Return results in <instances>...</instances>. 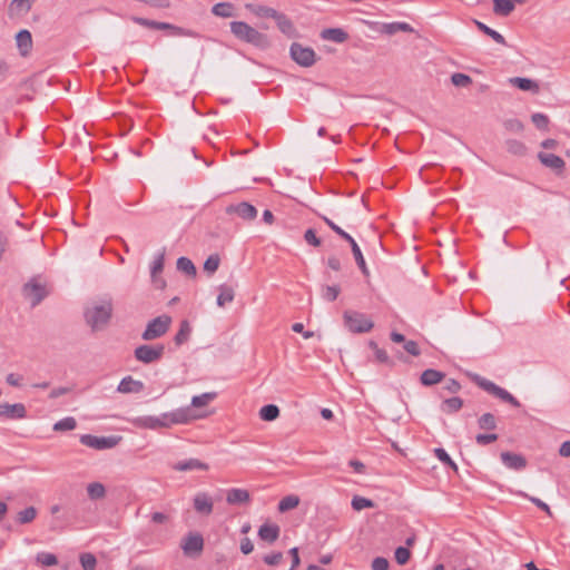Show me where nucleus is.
<instances>
[{
  "label": "nucleus",
  "mask_w": 570,
  "mask_h": 570,
  "mask_svg": "<svg viewBox=\"0 0 570 570\" xmlns=\"http://www.w3.org/2000/svg\"><path fill=\"white\" fill-rule=\"evenodd\" d=\"M206 413L191 411L189 407H178L165 412L158 416L142 415L130 419V423L138 429L159 430L169 429L177 424H187L196 420L205 419Z\"/></svg>",
  "instance_id": "1"
},
{
  "label": "nucleus",
  "mask_w": 570,
  "mask_h": 570,
  "mask_svg": "<svg viewBox=\"0 0 570 570\" xmlns=\"http://www.w3.org/2000/svg\"><path fill=\"white\" fill-rule=\"evenodd\" d=\"M112 311V299L102 298L92 303L85 309V321L94 332L101 331L109 324Z\"/></svg>",
  "instance_id": "2"
},
{
  "label": "nucleus",
  "mask_w": 570,
  "mask_h": 570,
  "mask_svg": "<svg viewBox=\"0 0 570 570\" xmlns=\"http://www.w3.org/2000/svg\"><path fill=\"white\" fill-rule=\"evenodd\" d=\"M230 32L240 41L250 43L257 48L268 45L267 37L244 21H232Z\"/></svg>",
  "instance_id": "3"
},
{
  "label": "nucleus",
  "mask_w": 570,
  "mask_h": 570,
  "mask_svg": "<svg viewBox=\"0 0 570 570\" xmlns=\"http://www.w3.org/2000/svg\"><path fill=\"white\" fill-rule=\"evenodd\" d=\"M343 318L345 326L352 333H367L374 326L371 318L356 311H345Z\"/></svg>",
  "instance_id": "4"
},
{
  "label": "nucleus",
  "mask_w": 570,
  "mask_h": 570,
  "mask_svg": "<svg viewBox=\"0 0 570 570\" xmlns=\"http://www.w3.org/2000/svg\"><path fill=\"white\" fill-rule=\"evenodd\" d=\"M170 323L171 317L168 315H160L151 320L141 334L142 340L153 341L163 336L168 331Z\"/></svg>",
  "instance_id": "5"
},
{
  "label": "nucleus",
  "mask_w": 570,
  "mask_h": 570,
  "mask_svg": "<svg viewBox=\"0 0 570 570\" xmlns=\"http://www.w3.org/2000/svg\"><path fill=\"white\" fill-rule=\"evenodd\" d=\"M292 59L302 67H311L315 63V51L309 47H303L294 42L289 49Z\"/></svg>",
  "instance_id": "6"
},
{
  "label": "nucleus",
  "mask_w": 570,
  "mask_h": 570,
  "mask_svg": "<svg viewBox=\"0 0 570 570\" xmlns=\"http://www.w3.org/2000/svg\"><path fill=\"white\" fill-rule=\"evenodd\" d=\"M120 438L118 436H96L91 434H83L80 436L81 444L96 449V450H106L115 448Z\"/></svg>",
  "instance_id": "7"
},
{
  "label": "nucleus",
  "mask_w": 570,
  "mask_h": 570,
  "mask_svg": "<svg viewBox=\"0 0 570 570\" xmlns=\"http://www.w3.org/2000/svg\"><path fill=\"white\" fill-rule=\"evenodd\" d=\"M164 345H140L135 350V357L145 364L158 361L164 354Z\"/></svg>",
  "instance_id": "8"
},
{
  "label": "nucleus",
  "mask_w": 570,
  "mask_h": 570,
  "mask_svg": "<svg viewBox=\"0 0 570 570\" xmlns=\"http://www.w3.org/2000/svg\"><path fill=\"white\" fill-rule=\"evenodd\" d=\"M22 292L24 298L30 302L31 306L38 305L48 294L45 285L37 282L36 279L28 282L23 286Z\"/></svg>",
  "instance_id": "9"
},
{
  "label": "nucleus",
  "mask_w": 570,
  "mask_h": 570,
  "mask_svg": "<svg viewBox=\"0 0 570 570\" xmlns=\"http://www.w3.org/2000/svg\"><path fill=\"white\" fill-rule=\"evenodd\" d=\"M537 157L542 166L551 169L557 175H561L566 168V161L552 153L541 150Z\"/></svg>",
  "instance_id": "10"
},
{
  "label": "nucleus",
  "mask_w": 570,
  "mask_h": 570,
  "mask_svg": "<svg viewBox=\"0 0 570 570\" xmlns=\"http://www.w3.org/2000/svg\"><path fill=\"white\" fill-rule=\"evenodd\" d=\"M193 503L195 511L202 515H209L214 510V500L207 492H197Z\"/></svg>",
  "instance_id": "11"
},
{
  "label": "nucleus",
  "mask_w": 570,
  "mask_h": 570,
  "mask_svg": "<svg viewBox=\"0 0 570 570\" xmlns=\"http://www.w3.org/2000/svg\"><path fill=\"white\" fill-rule=\"evenodd\" d=\"M27 416L26 406L22 403H1L0 404V417L9 420H21Z\"/></svg>",
  "instance_id": "12"
},
{
  "label": "nucleus",
  "mask_w": 570,
  "mask_h": 570,
  "mask_svg": "<svg viewBox=\"0 0 570 570\" xmlns=\"http://www.w3.org/2000/svg\"><path fill=\"white\" fill-rule=\"evenodd\" d=\"M228 214H236L244 220H253L257 216V209L249 203L243 202L227 207Z\"/></svg>",
  "instance_id": "13"
},
{
  "label": "nucleus",
  "mask_w": 570,
  "mask_h": 570,
  "mask_svg": "<svg viewBox=\"0 0 570 570\" xmlns=\"http://www.w3.org/2000/svg\"><path fill=\"white\" fill-rule=\"evenodd\" d=\"M216 397H217L216 392H206L200 395H195L191 397L190 405L188 407L191 411H196L198 413H206L207 415L205 417H207L210 414V412H207L203 409L206 407Z\"/></svg>",
  "instance_id": "14"
},
{
  "label": "nucleus",
  "mask_w": 570,
  "mask_h": 570,
  "mask_svg": "<svg viewBox=\"0 0 570 570\" xmlns=\"http://www.w3.org/2000/svg\"><path fill=\"white\" fill-rule=\"evenodd\" d=\"M173 469L179 472H188L195 470L207 471L209 469V465L196 458H190L176 462L173 465Z\"/></svg>",
  "instance_id": "15"
},
{
  "label": "nucleus",
  "mask_w": 570,
  "mask_h": 570,
  "mask_svg": "<svg viewBox=\"0 0 570 570\" xmlns=\"http://www.w3.org/2000/svg\"><path fill=\"white\" fill-rule=\"evenodd\" d=\"M204 547V540L200 534H188L181 543V549L185 554H191L194 552H200Z\"/></svg>",
  "instance_id": "16"
},
{
  "label": "nucleus",
  "mask_w": 570,
  "mask_h": 570,
  "mask_svg": "<svg viewBox=\"0 0 570 570\" xmlns=\"http://www.w3.org/2000/svg\"><path fill=\"white\" fill-rule=\"evenodd\" d=\"M144 383L128 375L118 384L117 391L122 394L140 393L144 391Z\"/></svg>",
  "instance_id": "17"
},
{
  "label": "nucleus",
  "mask_w": 570,
  "mask_h": 570,
  "mask_svg": "<svg viewBox=\"0 0 570 570\" xmlns=\"http://www.w3.org/2000/svg\"><path fill=\"white\" fill-rule=\"evenodd\" d=\"M501 461L507 468L515 471L523 470L527 466L525 458L512 452L501 453Z\"/></svg>",
  "instance_id": "18"
},
{
  "label": "nucleus",
  "mask_w": 570,
  "mask_h": 570,
  "mask_svg": "<svg viewBox=\"0 0 570 570\" xmlns=\"http://www.w3.org/2000/svg\"><path fill=\"white\" fill-rule=\"evenodd\" d=\"M508 82L522 91H530L532 94H538L540 91L539 83L530 78L513 77L509 78Z\"/></svg>",
  "instance_id": "19"
},
{
  "label": "nucleus",
  "mask_w": 570,
  "mask_h": 570,
  "mask_svg": "<svg viewBox=\"0 0 570 570\" xmlns=\"http://www.w3.org/2000/svg\"><path fill=\"white\" fill-rule=\"evenodd\" d=\"M16 42L21 56L29 55L32 48V37L28 30H20L16 36Z\"/></svg>",
  "instance_id": "20"
},
{
  "label": "nucleus",
  "mask_w": 570,
  "mask_h": 570,
  "mask_svg": "<svg viewBox=\"0 0 570 570\" xmlns=\"http://www.w3.org/2000/svg\"><path fill=\"white\" fill-rule=\"evenodd\" d=\"M250 500L249 492L245 489L234 488L228 490L226 501L228 504H245Z\"/></svg>",
  "instance_id": "21"
},
{
  "label": "nucleus",
  "mask_w": 570,
  "mask_h": 570,
  "mask_svg": "<svg viewBox=\"0 0 570 570\" xmlns=\"http://www.w3.org/2000/svg\"><path fill=\"white\" fill-rule=\"evenodd\" d=\"M279 535V528L276 524L265 523L258 530V537L269 543L276 541Z\"/></svg>",
  "instance_id": "22"
},
{
  "label": "nucleus",
  "mask_w": 570,
  "mask_h": 570,
  "mask_svg": "<svg viewBox=\"0 0 570 570\" xmlns=\"http://www.w3.org/2000/svg\"><path fill=\"white\" fill-rule=\"evenodd\" d=\"M212 13L220 18H230L236 14L235 7L230 2H219L214 4L212 8Z\"/></svg>",
  "instance_id": "23"
},
{
  "label": "nucleus",
  "mask_w": 570,
  "mask_h": 570,
  "mask_svg": "<svg viewBox=\"0 0 570 570\" xmlns=\"http://www.w3.org/2000/svg\"><path fill=\"white\" fill-rule=\"evenodd\" d=\"M444 377V374L440 371L428 368L421 374V383L426 386H431L440 383Z\"/></svg>",
  "instance_id": "24"
},
{
  "label": "nucleus",
  "mask_w": 570,
  "mask_h": 570,
  "mask_svg": "<svg viewBox=\"0 0 570 570\" xmlns=\"http://www.w3.org/2000/svg\"><path fill=\"white\" fill-rule=\"evenodd\" d=\"M347 242L351 245L352 253H353V256L355 258L357 266L360 267V269L362 271V273L364 275H368V269H367V266H366V263H365V259L363 257L360 246L357 245V243L355 242V239L353 237H351V239H347Z\"/></svg>",
  "instance_id": "25"
},
{
  "label": "nucleus",
  "mask_w": 570,
  "mask_h": 570,
  "mask_svg": "<svg viewBox=\"0 0 570 570\" xmlns=\"http://www.w3.org/2000/svg\"><path fill=\"white\" fill-rule=\"evenodd\" d=\"M347 33L341 28H330L322 31V38L337 43L344 42L347 39Z\"/></svg>",
  "instance_id": "26"
},
{
  "label": "nucleus",
  "mask_w": 570,
  "mask_h": 570,
  "mask_svg": "<svg viewBox=\"0 0 570 570\" xmlns=\"http://www.w3.org/2000/svg\"><path fill=\"white\" fill-rule=\"evenodd\" d=\"M163 268H164V256L160 255L154 261L153 266H151V279L157 288H163L165 286V281L157 276V274L160 273L163 271Z\"/></svg>",
  "instance_id": "27"
},
{
  "label": "nucleus",
  "mask_w": 570,
  "mask_h": 570,
  "mask_svg": "<svg viewBox=\"0 0 570 570\" xmlns=\"http://www.w3.org/2000/svg\"><path fill=\"white\" fill-rule=\"evenodd\" d=\"M413 32L414 29L406 22H390L382 26V32L386 35H394L396 32Z\"/></svg>",
  "instance_id": "28"
},
{
  "label": "nucleus",
  "mask_w": 570,
  "mask_h": 570,
  "mask_svg": "<svg viewBox=\"0 0 570 570\" xmlns=\"http://www.w3.org/2000/svg\"><path fill=\"white\" fill-rule=\"evenodd\" d=\"M246 8L257 17L275 19L278 14L277 10L266 6L246 4Z\"/></svg>",
  "instance_id": "29"
},
{
  "label": "nucleus",
  "mask_w": 570,
  "mask_h": 570,
  "mask_svg": "<svg viewBox=\"0 0 570 570\" xmlns=\"http://www.w3.org/2000/svg\"><path fill=\"white\" fill-rule=\"evenodd\" d=\"M234 289L227 285L219 286V294L217 296V305L219 307H224L227 303L233 302L234 299Z\"/></svg>",
  "instance_id": "30"
},
{
  "label": "nucleus",
  "mask_w": 570,
  "mask_h": 570,
  "mask_svg": "<svg viewBox=\"0 0 570 570\" xmlns=\"http://www.w3.org/2000/svg\"><path fill=\"white\" fill-rule=\"evenodd\" d=\"M299 498L295 494L286 495L278 502V511L284 513L295 509L299 504Z\"/></svg>",
  "instance_id": "31"
},
{
  "label": "nucleus",
  "mask_w": 570,
  "mask_h": 570,
  "mask_svg": "<svg viewBox=\"0 0 570 570\" xmlns=\"http://www.w3.org/2000/svg\"><path fill=\"white\" fill-rule=\"evenodd\" d=\"M278 415H279V409L277 405H274V404L264 405L259 410V417L263 421H267V422L274 421L278 417Z\"/></svg>",
  "instance_id": "32"
},
{
  "label": "nucleus",
  "mask_w": 570,
  "mask_h": 570,
  "mask_svg": "<svg viewBox=\"0 0 570 570\" xmlns=\"http://www.w3.org/2000/svg\"><path fill=\"white\" fill-rule=\"evenodd\" d=\"M87 493L88 497L91 500H99L102 499L106 495V489L105 485L100 482H92L89 483L87 487Z\"/></svg>",
  "instance_id": "33"
},
{
  "label": "nucleus",
  "mask_w": 570,
  "mask_h": 570,
  "mask_svg": "<svg viewBox=\"0 0 570 570\" xmlns=\"http://www.w3.org/2000/svg\"><path fill=\"white\" fill-rule=\"evenodd\" d=\"M77 426V422L75 417L67 416L53 424V431L56 432H65V431H72Z\"/></svg>",
  "instance_id": "34"
},
{
  "label": "nucleus",
  "mask_w": 570,
  "mask_h": 570,
  "mask_svg": "<svg viewBox=\"0 0 570 570\" xmlns=\"http://www.w3.org/2000/svg\"><path fill=\"white\" fill-rule=\"evenodd\" d=\"M153 29H158V30L171 29V30H174L175 35L187 36V37H195L196 36L190 30L178 28V27H175V26H173L170 23H167V22H157L156 21L155 24H153Z\"/></svg>",
  "instance_id": "35"
},
{
  "label": "nucleus",
  "mask_w": 570,
  "mask_h": 570,
  "mask_svg": "<svg viewBox=\"0 0 570 570\" xmlns=\"http://www.w3.org/2000/svg\"><path fill=\"white\" fill-rule=\"evenodd\" d=\"M177 269L188 276L196 275V267L194 263L187 257H179L177 259Z\"/></svg>",
  "instance_id": "36"
},
{
  "label": "nucleus",
  "mask_w": 570,
  "mask_h": 570,
  "mask_svg": "<svg viewBox=\"0 0 570 570\" xmlns=\"http://www.w3.org/2000/svg\"><path fill=\"white\" fill-rule=\"evenodd\" d=\"M463 405V401L460 397H450L443 401L441 409L445 413L458 412Z\"/></svg>",
  "instance_id": "37"
},
{
  "label": "nucleus",
  "mask_w": 570,
  "mask_h": 570,
  "mask_svg": "<svg viewBox=\"0 0 570 570\" xmlns=\"http://www.w3.org/2000/svg\"><path fill=\"white\" fill-rule=\"evenodd\" d=\"M507 150L515 156H523L527 154V146L515 139H510L505 141Z\"/></svg>",
  "instance_id": "38"
},
{
  "label": "nucleus",
  "mask_w": 570,
  "mask_h": 570,
  "mask_svg": "<svg viewBox=\"0 0 570 570\" xmlns=\"http://www.w3.org/2000/svg\"><path fill=\"white\" fill-rule=\"evenodd\" d=\"M531 121L539 130H549L550 119L547 115L542 112H534L531 116Z\"/></svg>",
  "instance_id": "39"
},
{
  "label": "nucleus",
  "mask_w": 570,
  "mask_h": 570,
  "mask_svg": "<svg viewBox=\"0 0 570 570\" xmlns=\"http://www.w3.org/2000/svg\"><path fill=\"white\" fill-rule=\"evenodd\" d=\"M274 20L283 33L291 35L294 31L293 23L284 13L278 12Z\"/></svg>",
  "instance_id": "40"
},
{
  "label": "nucleus",
  "mask_w": 570,
  "mask_h": 570,
  "mask_svg": "<svg viewBox=\"0 0 570 570\" xmlns=\"http://www.w3.org/2000/svg\"><path fill=\"white\" fill-rule=\"evenodd\" d=\"M528 0H501V16H509L517 6H522Z\"/></svg>",
  "instance_id": "41"
},
{
  "label": "nucleus",
  "mask_w": 570,
  "mask_h": 570,
  "mask_svg": "<svg viewBox=\"0 0 570 570\" xmlns=\"http://www.w3.org/2000/svg\"><path fill=\"white\" fill-rule=\"evenodd\" d=\"M479 428L483 430H494L497 426V420L493 414L485 413L478 421Z\"/></svg>",
  "instance_id": "42"
},
{
  "label": "nucleus",
  "mask_w": 570,
  "mask_h": 570,
  "mask_svg": "<svg viewBox=\"0 0 570 570\" xmlns=\"http://www.w3.org/2000/svg\"><path fill=\"white\" fill-rule=\"evenodd\" d=\"M352 508L355 510V511H361L363 509H367V508H373L374 507V503L372 500L370 499H366L364 497H358V495H355L353 499H352Z\"/></svg>",
  "instance_id": "43"
},
{
  "label": "nucleus",
  "mask_w": 570,
  "mask_h": 570,
  "mask_svg": "<svg viewBox=\"0 0 570 570\" xmlns=\"http://www.w3.org/2000/svg\"><path fill=\"white\" fill-rule=\"evenodd\" d=\"M36 517L37 510L33 507H29L18 513V521L26 524L33 521Z\"/></svg>",
  "instance_id": "44"
},
{
  "label": "nucleus",
  "mask_w": 570,
  "mask_h": 570,
  "mask_svg": "<svg viewBox=\"0 0 570 570\" xmlns=\"http://www.w3.org/2000/svg\"><path fill=\"white\" fill-rule=\"evenodd\" d=\"M451 81L455 87L465 88L472 83L470 76L461 72H455L451 76Z\"/></svg>",
  "instance_id": "45"
},
{
  "label": "nucleus",
  "mask_w": 570,
  "mask_h": 570,
  "mask_svg": "<svg viewBox=\"0 0 570 570\" xmlns=\"http://www.w3.org/2000/svg\"><path fill=\"white\" fill-rule=\"evenodd\" d=\"M37 562L45 567H51L57 564L58 560L53 553L50 552H40L37 554Z\"/></svg>",
  "instance_id": "46"
},
{
  "label": "nucleus",
  "mask_w": 570,
  "mask_h": 570,
  "mask_svg": "<svg viewBox=\"0 0 570 570\" xmlns=\"http://www.w3.org/2000/svg\"><path fill=\"white\" fill-rule=\"evenodd\" d=\"M340 294V287L336 285H327L322 289V296L324 299L333 302L337 298Z\"/></svg>",
  "instance_id": "47"
},
{
  "label": "nucleus",
  "mask_w": 570,
  "mask_h": 570,
  "mask_svg": "<svg viewBox=\"0 0 570 570\" xmlns=\"http://www.w3.org/2000/svg\"><path fill=\"white\" fill-rule=\"evenodd\" d=\"M434 453H435V456L444 464L451 466L453 470H458V466L456 464L452 461V459L450 458V455L448 454V452L442 449V448H438L434 450Z\"/></svg>",
  "instance_id": "48"
},
{
  "label": "nucleus",
  "mask_w": 570,
  "mask_h": 570,
  "mask_svg": "<svg viewBox=\"0 0 570 570\" xmlns=\"http://www.w3.org/2000/svg\"><path fill=\"white\" fill-rule=\"evenodd\" d=\"M80 563L83 570H95L97 560L96 557L91 553H82L80 556Z\"/></svg>",
  "instance_id": "49"
},
{
  "label": "nucleus",
  "mask_w": 570,
  "mask_h": 570,
  "mask_svg": "<svg viewBox=\"0 0 570 570\" xmlns=\"http://www.w3.org/2000/svg\"><path fill=\"white\" fill-rule=\"evenodd\" d=\"M219 257L218 255H210L204 263V269L209 274L215 273L219 266Z\"/></svg>",
  "instance_id": "50"
},
{
  "label": "nucleus",
  "mask_w": 570,
  "mask_h": 570,
  "mask_svg": "<svg viewBox=\"0 0 570 570\" xmlns=\"http://www.w3.org/2000/svg\"><path fill=\"white\" fill-rule=\"evenodd\" d=\"M322 219L327 224V226L334 230L338 236H341L343 239L347 240L351 239V235L344 232L340 226H337L333 220H331L328 217L321 215Z\"/></svg>",
  "instance_id": "51"
},
{
  "label": "nucleus",
  "mask_w": 570,
  "mask_h": 570,
  "mask_svg": "<svg viewBox=\"0 0 570 570\" xmlns=\"http://www.w3.org/2000/svg\"><path fill=\"white\" fill-rule=\"evenodd\" d=\"M394 556L399 564H405L410 560L411 552L407 548L399 547L396 548Z\"/></svg>",
  "instance_id": "52"
},
{
  "label": "nucleus",
  "mask_w": 570,
  "mask_h": 570,
  "mask_svg": "<svg viewBox=\"0 0 570 570\" xmlns=\"http://www.w3.org/2000/svg\"><path fill=\"white\" fill-rule=\"evenodd\" d=\"M478 29L489 37H491L494 41L499 42V31H495L494 29L489 28L487 24L479 20H473Z\"/></svg>",
  "instance_id": "53"
},
{
  "label": "nucleus",
  "mask_w": 570,
  "mask_h": 570,
  "mask_svg": "<svg viewBox=\"0 0 570 570\" xmlns=\"http://www.w3.org/2000/svg\"><path fill=\"white\" fill-rule=\"evenodd\" d=\"M498 440L495 433H480L475 436V441L479 445H487Z\"/></svg>",
  "instance_id": "54"
},
{
  "label": "nucleus",
  "mask_w": 570,
  "mask_h": 570,
  "mask_svg": "<svg viewBox=\"0 0 570 570\" xmlns=\"http://www.w3.org/2000/svg\"><path fill=\"white\" fill-rule=\"evenodd\" d=\"M31 8V2L29 0H12L11 9L18 12H28Z\"/></svg>",
  "instance_id": "55"
},
{
  "label": "nucleus",
  "mask_w": 570,
  "mask_h": 570,
  "mask_svg": "<svg viewBox=\"0 0 570 570\" xmlns=\"http://www.w3.org/2000/svg\"><path fill=\"white\" fill-rule=\"evenodd\" d=\"M189 332H190V328H189L188 323L187 322H183L179 332L175 336V342L177 344L184 343L187 340V337L189 335Z\"/></svg>",
  "instance_id": "56"
},
{
  "label": "nucleus",
  "mask_w": 570,
  "mask_h": 570,
  "mask_svg": "<svg viewBox=\"0 0 570 570\" xmlns=\"http://www.w3.org/2000/svg\"><path fill=\"white\" fill-rule=\"evenodd\" d=\"M507 130L511 132H521L524 128L523 124L519 119H509L504 122Z\"/></svg>",
  "instance_id": "57"
},
{
  "label": "nucleus",
  "mask_w": 570,
  "mask_h": 570,
  "mask_svg": "<svg viewBox=\"0 0 570 570\" xmlns=\"http://www.w3.org/2000/svg\"><path fill=\"white\" fill-rule=\"evenodd\" d=\"M478 384L483 387L485 391L492 393L495 396H499V386H497L494 383L487 381L484 379L478 377Z\"/></svg>",
  "instance_id": "58"
},
{
  "label": "nucleus",
  "mask_w": 570,
  "mask_h": 570,
  "mask_svg": "<svg viewBox=\"0 0 570 570\" xmlns=\"http://www.w3.org/2000/svg\"><path fill=\"white\" fill-rule=\"evenodd\" d=\"M304 239L307 244L318 247L321 245V239L316 236L314 229L309 228L304 233Z\"/></svg>",
  "instance_id": "59"
},
{
  "label": "nucleus",
  "mask_w": 570,
  "mask_h": 570,
  "mask_svg": "<svg viewBox=\"0 0 570 570\" xmlns=\"http://www.w3.org/2000/svg\"><path fill=\"white\" fill-rule=\"evenodd\" d=\"M389 561L383 557H376L372 561V570H389Z\"/></svg>",
  "instance_id": "60"
},
{
  "label": "nucleus",
  "mask_w": 570,
  "mask_h": 570,
  "mask_svg": "<svg viewBox=\"0 0 570 570\" xmlns=\"http://www.w3.org/2000/svg\"><path fill=\"white\" fill-rule=\"evenodd\" d=\"M283 559L282 552H273L264 557V562L268 566H277Z\"/></svg>",
  "instance_id": "61"
},
{
  "label": "nucleus",
  "mask_w": 570,
  "mask_h": 570,
  "mask_svg": "<svg viewBox=\"0 0 570 570\" xmlns=\"http://www.w3.org/2000/svg\"><path fill=\"white\" fill-rule=\"evenodd\" d=\"M403 347L409 354L413 356L420 355V348L415 341H405Z\"/></svg>",
  "instance_id": "62"
},
{
  "label": "nucleus",
  "mask_w": 570,
  "mask_h": 570,
  "mask_svg": "<svg viewBox=\"0 0 570 570\" xmlns=\"http://www.w3.org/2000/svg\"><path fill=\"white\" fill-rule=\"evenodd\" d=\"M558 146H559L558 140H556L553 138H548L540 142V147L543 149V151L554 150L558 148Z\"/></svg>",
  "instance_id": "63"
},
{
  "label": "nucleus",
  "mask_w": 570,
  "mask_h": 570,
  "mask_svg": "<svg viewBox=\"0 0 570 570\" xmlns=\"http://www.w3.org/2000/svg\"><path fill=\"white\" fill-rule=\"evenodd\" d=\"M501 401L508 402L514 407L520 406V403L518 402V400L512 394H510L508 391H505L503 389H501Z\"/></svg>",
  "instance_id": "64"
}]
</instances>
